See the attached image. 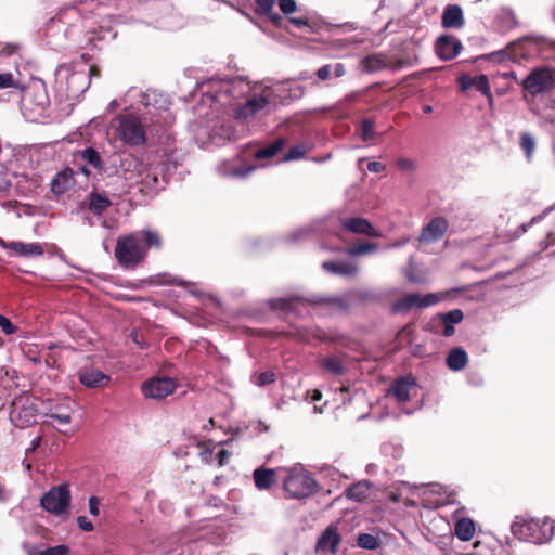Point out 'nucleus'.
Instances as JSON below:
<instances>
[{
	"instance_id": "obj_1",
	"label": "nucleus",
	"mask_w": 555,
	"mask_h": 555,
	"mask_svg": "<svg viewBox=\"0 0 555 555\" xmlns=\"http://www.w3.org/2000/svg\"><path fill=\"white\" fill-rule=\"evenodd\" d=\"M304 93V86L295 79L251 82L245 77H237L232 80L210 79L197 83L186 101L198 104H270L276 100L298 101Z\"/></svg>"
},
{
	"instance_id": "obj_2",
	"label": "nucleus",
	"mask_w": 555,
	"mask_h": 555,
	"mask_svg": "<svg viewBox=\"0 0 555 555\" xmlns=\"http://www.w3.org/2000/svg\"><path fill=\"white\" fill-rule=\"evenodd\" d=\"M163 237L153 229H142L117 237L114 248V256L125 270H134L141 267L151 249L160 250Z\"/></svg>"
},
{
	"instance_id": "obj_3",
	"label": "nucleus",
	"mask_w": 555,
	"mask_h": 555,
	"mask_svg": "<svg viewBox=\"0 0 555 555\" xmlns=\"http://www.w3.org/2000/svg\"><path fill=\"white\" fill-rule=\"evenodd\" d=\"M512 532L519 540L534 544L550 541L555 533V521L548 517L543 519H521L512 524Z\"/></svg>"
},
{
	"instance_id": "obj_4",
	"label": "nucleus",
	"mask_w": 555,
	"mask_h": 555,
	"mask_svg": "<svg viewBox=\"0 0 555 555\" xmlns=\"http://www.w3.org/2000/svg\"><path fill=\"white\" fill-rule=\"evenodd\" d=\"M519 85L526 93L531 95L547 92L555 86V69L537 67Z\"/></svg>"
},
{
	"instance_id": "obj_5",
	"label": "nucleus",
	"mask_w": 555,
	"mask_h": 555,
	"mask_svg": "<svg viewBox=\"0 0 555 555\" xmlns=\"http://www.w3.org/2000/svg\"><path fill=\"white\" fill-rule=\"evenodd\" d=\"M119 132L121 140L130 146H140L146 141L142 120L131 114L120 117Z\"/></svg>"
},
{
	"instance_id": "obj_6",
	"label": "nucleus",
	"mask_w": 555,
	"mask_h": 555,
	"mask_svg": "<svg viewBox=\"0 0 555 555\" xmlns=\"http://www.w3.org/2000/svg\"><path fill=\"white\" fill-rule=\"evenodd\" d=\"M317 480L308 474H291L284 480V489L295 499L308 498L318 491Z\"/></svg>"
},
{
	"instance_id": "obj_7",
	"label": "nucleus",
	"mask_w": 555,
	"mask_h": 555,
	"mask_svg": "<svg viewBox=\"0 0 555 555\" xmlns=\"http://www.w3.org/2000/svg\"><path fill=\"white\" fill-rule=\"evenodd\" d=\"M70 502L68 486L61 485L51 488L40 500L41 506L49 513L61 515L66 512Z\"/></svg>"
},
{
	"instance_id": "obj_8",
	"label": "nucleus",
	"mask_w": 555,
	"mask_h": 555,
	"mask_svg": "<svg viewBox=\"0 0 555 555\" xmlns=\"http://www.w3.org/2000/svg\"><path fill=\"white\" fill-rule=\"evenodd\" d=\"M36 417L37 409L28 397L13 401L10 418L16 427H28L36 423Z\"/></svg>"
},
{
	"instance_id": "obj_9",
	"label": "nucleus",
	"mask_w": 555,
	"mask_h": 555,
	"mask_svg": "<svg viewBox=\"0 0 555 555\" xmlns=\"http://www.w3.org/2000/svg\"><path fill=\"white\" fill-rule=\"evenodd\" d=\"M177 388V382L171 377H155L142 384L145 397L160 400L171 395Z\"/></svg>"
},
{
	"instance_id": "obj_10",
	"label": "nucleus",
	"mask_w": 555,
	"mask_h": 555,
	"mask_svg": "<svg viewBox=\"0 0 555 555\" xmlns=\"http://www.w3.org/2000/svg\"><path fill=\"white\" fill-rule=\"evenodd\" d=\"M124 102H129L130 104H158V103H169L171 100L169 96L156 89H146L142 91L139 88H130L124 99Z\"/></svg>"
},
{
	"instance_id": "obj_11",
	"label": "nucleus",
	"mask_w": 555,
	"mask_h": 555,
	"mask_svg": "<svg viewBox=\"0 0 555 555\" xmlns=\"http://www.w3.org/2000/svg\"><path fill=\"white\" fill-rule=\"evenodd\" d=\"M57 79L67 78L69 96L75 98L88 88V75L83 72H72L68 65H60L55 72Z\"/></svg>"
},
{
	"instance_id": "obj_12",
	"label": "nucleus",
	"mask_w": 555,
	"mask_h": 555,
	"mask_svg": "<svg viewBox=\"0 0 555 555\" xmlns=\"http://www.w3.org/2000/svg\"><path fill=\"white\" fill-rule=\"evenodd\" d=\"M464 313L461 309H453L446 313H438L431 319L436 332H441L444 337L454 335V325L463 321Z\"/></svg>"
},
{
	"instance_id": "obj_13",
	"label": "nucleus",
	"mask_w": 555,
	"mask_h": 555,
	"mask_svg": "<svg viewBox=\"0 0 555 555\" xmlns=\"http://www.w3.org/2000/svg\"><path fill=\"white\" fill-rule=\"evenodd\" d=\"M449 223L443 217L433 218L426 225L423 227L418 234V244H430L443 237L448 231Z\"/></svg>"
},
{
	"instance_id": "obj_14",
	"label": "nucleus",
	"mask_w": 555,
	"mask_h": 555,
	"mask_svg": "<svg viewBox=\"0 0 555 555\" xmlns=\"http://www.w3.org/2000/svg\"><path fill=\"white\" fill-rule=\"evenodd\" d=\"M461 41L449 34L441 35L435 42V50L439 59L450 61L455 59L462 51Z\"/></svg>"
},
{
	"instance_id": "obj_15",
	"label": "nucleus",
	"mask_w": 555,
	"mask_h": 555,
	"mask_svg": "<svg viewBox=\"0 0 555 555\" xmlns=\"http://www.w3.org/2000/svg\"><path fill=\"white\" fill-rule=\"evenodd\" d=\"M439 483L418 486V499L421 505L428 509H435L443 505V491Z\"/></svg>"
},
{
	"instance_id": "obj_16",
	"label": "nucleus",
	"mask_w": 555,
	"mask_h": 555,
	"mask_svg": "<svg viewBox=\"0 0 555 555\" xmlns=\"http://www.w3.org/2000/svg\"><path fill=\"white\" fill-rule=\"evenodd\" d=\"M472 287L469 285H464L461 287H454L447 291H441L437 293L426 294L424 296H418V308H426L429 306H434L438 302L452 299L455 295L469 291Z\"/></svg>"
},
{
	"instance_id": "obj_17",
	"label": "nucleus",
	"mask_w": 555,
	"mask_h": 555,
	"mask_svg": "<svg viewBox=\"0 0 555 555\" xmlns=\"http://www.w3.org/2000/svg\"><path fill=\"white\" fill-rule=\"evenodd\" d=\"M343 228L351 233L366 234L372 237H379L380 233L376 231L367 219L361 217L347 218L341 221Z\"/></svg>"
},
{
	"instance_id": "obj_18",
	"label": "nucleus",
	"mask_w": 555,
	"mask_h": 555,
	"mask_svg": "<svg viewBox=\"0 0 555 555\" xmlns=\"http://www.w3.org/2000/svg\"><path fill=\"white\" fill-rule=\"evenodd\" d=\"M278 4L282 13L288 16L289 23L296 28L301 29L304 27L310 28L312 31L315 29V23L307 17H292V13L297 11V3L295 0H278Z\"/></svg>"
},
{
	"instance_id": "obj_19",
	"label": "nucleus",
	"mask_w": 555,
	"mask_h": 555,
	"mask_svg": "<svg viewBox=\"0 0 555 555\" xmlns=\"http://www.w3.org/2000/svg\"><path fill=\"white\" fill-rule=\"evenodd\" d=\"M465 20L463 10L457 4H448L441 15V25L443 28L460 29L464 26Z\"/></svg>"
},
{
	"instance_id": "obj_20",
	"label": "nucleus",
	"mask_w": 555,
	"mask_h": 555,
	"mask_svg": "<svg viewBox=\"0 0 555 555\" xmlns=\"http://www.w3.org/2000/svg\"><path fill=\"white\" fill-rule=\"evenodd\" d=\"M79 380L88 388H100L109 382V376L98 369H86L79 372Z\"/></svg>"
},
{
	"instance_id": "obj_21",
	"label": "nucleus",
	"mask_w": 555,
	"mask_h": 555,
	"mask_svg": "<svg viewBox=\"0 0 555 555\" xmlns=\"http://www.w3.org/2000/svg\"><path fill=\"white\" fill-rule=\"evenodd\" d=\"M461 87L463 90H476L488 96L491 102L492 98L490 94V85L486 75H479L476 77L463 76L461 78Z\"/></svg>"
},
{
	"instance_id": "obj_22",
	"label": "nucleus",
	"mask_w": 555,
	"mask_h": 555,
	"mask_svg": "<svg viewBox=\"0 0 555 555\" xmlns=\"http://www.w3.org/2000/svg\"><path fill=\"white\" fill-rule=\"evenodd\" d=\"M414 385L415 380L412 376L401 377L391 385L389 393L395 397L398 403H404L408 401L410 390Z\"/></svg>"
},
{
	"instance_id": "obj_23",
	"label": "nucleus",
	"mask_w": 555,
	"mask_h": 555,
	"mask_svg": "<svg viewBox=\"0 0 555 555\" xmlns=\"http://www.w3.org/2000/svg\"><path fill=\"white\" fill-rule=\"evenodd\" d=\"M340 542V535L334 527H328L321 534L317 543V551H327L335 554Z\"/></svg>"
},
{
	"instance_id": "obj_24",
	"label": "nucleus",
	"mask_w": 555,
	"mask_h": 555,
	"mask_svg": "<svg viewBox=\"0 0 555 555\" xmlns=\"http://www.w3.org/2000/svg\"><path fill=\"white\" fill-rule=\"evenodd\" d=\"M50 106H22V114L29 122L47 124L52 120Z\"/></svg>"
},
{
	"instance_id": "obj_25",
	"label": "nucleus",
	"mask_w": 555,
	"mask_h": 555,
	"mask_svg": "<svg viewBox=\"0 0 555 555\" xmlns=\"http://www.w3.org/2000/svg\"><path fill=\"white\" fill-rule=\"evenodd\" d=\"M74 183V171L70 168L57 172L51 181V190L55 194H63Z\"/></svg>"
},
{
	"instance_id": "obj_26",
	"label": "nucleus",
	"mask_w": 555,
	"mask_h": 555,
	"mask_svg": "<svg viewBox=\"0 0 555 555\" xmlns=\"http://www.w3.org/2000/svg\"><path fill=\"white\" fill-rule=\"evenodd\" d=\"M8 246L11 250L15 251V254L23 257H39L43 255V248L39 243L12 241Z\"/></svg>"
},
{
	"instance_id": "obj_27",
	"label": "nucleus",
	"mask_w": 555,
	"mask_h": 555,
	"mask_svg": "<svg viewBox=\"0 0 555 555\" xmlns=\"http://www.w3.org/2000/svg\"><path fill=\"white\" fill-rule=\"evenodd\" d=\"M109 206L112 202L106 193L93 191L88 195V208L94 215H102Z\"/></svg>"
},
{
	"instance_id": "obj_28",
	"label": "nucleus",
	"mask_w": 555,
	"mask_h": 555,
	"mask_svg": "<svg viewBox=\"0 0 555 555\" xmlns=\"http://www.w3.org/2000/svg\"><path fill=\"white\" fill-rule=\"evenodd\" d=\"M255 486L258 490H268L275 483V470L272 468L260 467L253 473Z\"/></svg>"
},
{
	"instance_id": "obj_29",
	"label": "nucleus",
	"mask_w": 555,
	"mask_h": 555,
	"mask_svg": "<svg viewBox=\"0 0 555 555\" xmlns=\"http://www.w3.org/2000/svg\"><path fill=\"white\" fill-rule=\"evenodd\" d=\"M322 268L330 273L344 276H352L358 271L357 266L348 261H325Z\"/></svg>"
},
{
	"instance_id": "obj_30",
	"label": "nucleus",
	"mask_w": 555,
	"mask_h": 555,
	"mask_svg": "<svg viewBox=\"0 0 555 555\" xmlns=\"http://www.w3.org/2000/svg\"><path fill=\"white\" fill-rule=\"evenodd\" d=\"M312 305H327L332 311L345 312L348 308L347 300L343 297H319L313 296L307 299Z\"/></svg>"
},
{
	"instance_id": "obj_31",
	"label": "nucleus",
	"mask_w": 555,
	"mask_h": 555,
	"mask_svg": "<svg viewBox=\"0 0 555 555\" xmlns=\"http://www.w3.org/2000/svg\"><path fill=\"white\" fill-rule=\"evenodd\" d=\"M446 362L451 371L456 372L463 370L467 365L468 357L463 348L457 347L450 350Z\"/></svg>"
},
{
	"instance_id": "obj_32",
	"label": "nucleus",
	"mask_w": 555,
	"mask_h": 555,
	"mask_svg": "<svg viewBox=\"0 0 555 555\" xmlns=\"http://www.w3.org/2000/svg\"><path fill=\"white\" fill-rule=\"evenodd\" d=\"M370 490L371 483L366 480H362L349 487L346 490V496L352 501L362 502L369 496Z\"/></svg>"
},
{
	"instance_id": "obj_33",
	"label": "nucleus",
	"mask_w": 555,
	"mask_h": 555,
	"mask_svg": "<svg viewBox=\"0 0 555 555\" xmlns=\"http://www.w3.org/2000/svg\"><path fill=\"white\" fill-rule=\"evenodd\" d=\"M454 533L461 541H469L475 534V524L470 518H461L455 522Z\"/></svg>"
},
{
	"instance_id": "obj_34",
	"label": "nucleus",
	"mask_w": 555,
	"mask_h": 555,
	"mask_svg": "<svg viewBox=\"0 0 555 555\" xmlns=\"http://www.w3.org/2000/svg\"><path fill=\"white\" fill-rule=\"evenodd\" d=\"M276 0H257L256 11L261 14L268 16V18L276 26H280L283 22V18L278 13L273 12V7Z\"/></svg>"
},
{
	"instance_id": "obj_35",
	"label": "nucleus",
	"mask_w": 555,
	"mask_h": 555,
	"mask_svg": "<svg viewBox=\"0 0 555 555\" xmlns=\"http://www.w3.org/2000/svg\"><path fill=\"white\" fill-rule=\"evenodd\" d=\"M320 366L326 372L339 376L346 372V367L336 357H324L320 359Z\"/></svg>"
},
{
	"instance_id": "obj_36",
	"label": "nucleus",
	"mask_w": 555,
	"mask_h": 555,
	"mask_svg": "<svg viewBox=\"0 0 555 555\" xmlns=\"http://www.w3.org/2000/svg\"><path fill=\"white\" fill-rule=\"evenodd\" d=\"M80 158L86 162L93 169L102 171L104 170V163L96 150L93 147H87L79 153Z\"/></svg>"
},
{
	"instance_id": "obj_37",
	"label": "nucleus",
	"mask_w": 555,
	"mask_h": 555,
	"mask_svg": "<svg viewBox=\"0 0 555 555\" xmlns=\"http://www.w3.org/2000/svg\"><path fill=\"white\" fill-rule=\"evenodd\" d=\"M386 61L382 55L372 54L362 60V69L366 73L377 72L386 67Z\"/></svg>"
},
{
	"instance_id": "obj_38",
	"label": "nucleus",
	"mask_w": 555,
	"mask_h": 555,
	"mask_svg": "<svg viewBox=\"0 0 555 555\" xmlns=\"http://www.w3.org/2000/svg\"><path fill=\"white\" fill-rule=\"evenodd\" d=\"M13 89V92L23 101L22 93L24 88L13 77L11 73H0V89Z\"/></svg>"
},
{
	"instance_id": "obj_39",
	"label": "nucleus",
	"mask_w": 555,
	"mask_h": 555,
	"mask_svg": "<svg viewBox=\"0 0 555 555\" xmlns=\"http://www.w3.org/2000/svg\"><path fill=\"white\" fill-rule=\"evenodd\" d=\"M255 169V166H238V167H228L227 164L222 165L219 170L221 175L227 177H237V178H245L250 172H253Z\"/></svg>"
},
{
	"instance_id": "obj_40",
	"label": "nucleus",
	"mask_w": 555,
	"mask_h": 555,
	"mask_svg": "<svg viewBox=\"0 0 555 555\" xmlns=\"http://www.w3.org/2000/svg\"><path fill=\"white\" fill-rule=\"evenodd\" d=\"M285 144L284 138L276 139L273 143H271L269 146L264 149H260L256 152L255 156L256 158L263 159V158H270L283 147Z\"/></svg>"
},
{
	"instance_id": "obj_41",
	"label": "nucleus",
	"mask_w": 555,
	"mask_h": 555,
	"mask_svg": "<svg viewBox=\"0 0 555 555\" xmlns=\"http://www.w3.org/2000/svg\"><path fill=\"white\" fill-rule=\"evenodd\" d=\"M520 149L524 151L527 159H531L535 150V139L529 132H521L519 140Z\"/></svg>"
},
{
	"instance_id": "obj_42",
	"label": "nucleus",
	"mask_w": 555,
	"mask_h": 555,
	"mask_svg": "<svg viewBox=\"0 0 555 555\" xmlns=\"http://www.w3.org/2000/svg\"><path fill=\"white\" fill-rule=\"evenodd\" d=\"M357 545L364 550H376L380 545V541L373 534L360 533L357 538Z\"/></svg>"
},
{
	"instance_id": "obj_43",
	"label": "nucleus",
	"mask_w": 555,
	"mask_h": 555,
	"mask_svg": "<svg viewBox=\"0 0 555 555\" xmlns=\"http://www.w3.org/2000/svg\"><path fill=\"white\" fill-rule=\"evenodd\" d=\"M416 306V294H409L392 305L393 312H405Z\"/></svg>"
},
{
	"instance_id": "obj_44",
	"label": "nucleus",
	"mask_w": 555,
	"mask_h": 555,
	"mask_svg": "<svg viewBox=\"0 0 555 555\" xmlns=\"http://www.w3.org/2000/svg\"><path fill=\"white\" fill-rule=\"evenodd\" d=\"M533 113L545 124L555 125V106H535Z\"/></svg>"
},
{
	"instance_id": "obj_45",
	"label": "nucleus",
	"mask_w": 555,
	"mask_h": 555,
	"mask_svg": "<svg viewBox=\"0 0 555 555\" xmlns=\"http://www.w3.org/2000/svg\"><path fill=\"white\" fill-rule=\"evenodd\" d=\"M297 300H299V297L276 298L272 299L270 305L273 309L291 311L294 308L295 301Z\"/></svg>"
},
{
	"instance_id": "obj_46",
	"label": "nucleus",
	"mask_w": 555,
	"mask_h": 555,
	"mask_svg": "<svg viewBox=\"0 0 555 555\" xmlns=\"http://www.w3.org/2000/svg\"><path fill=\"white\" fill-rule=\"evenodd\" d=\"M306 153H307L306 146L302 144H297V145L292 146L288 150V152L284 155L283 160L284 162L296 160V159L304 157V155Z\"/></svg>"
},
{
	"instance_id": "obj_47",
	"label": "nucleus",
	"mask_w": 555,
	"mask_h": 555,
	"mask_svg": "<svg viewBox=\"0 0 555 555\" xmlns=\"http://www.w3.org/2000/svg\"><path fill=\"white\" fill-rule=\"evenodd\" d=\"M360 131L363 141L372 140L374 138V122L371 119H363Z\"/></svg>"
},
{
	"instance_id": "obj_48",
	"label": "nucleus",
	"mask_w": 555,
	"mask_h": 555,
	"mask_svg": "<svg viewBox=\"0 0 555 555\" xmlns=\"http://www.w3.org/2000/svg\"><path fill=\"white\" fill-rule=\"evenodd\" d=\"M377 248L375 243H364L360 245H356L349 249V254L351 256H362L366 255Z\"/></svg>"
},
{
	"instance_id": "obj_49",
	"label": "nucleus",
	"mask_w": 555,
	"mask_h": 555,
	"mask_svg": "<svg viewBox=\"0 0 555 555\" xmlns=\"http://www.w3.org/2000/svg\"><path fill=\"white\" fill-rule=\"evenodd\" d=\"M517 46H518V43L514 42V43L509 44L506 49H503V50H500V51L489 54V59L491 61H495V62H501V61L505 60L506 57L512 59L513 56L511 55V52Z\"/></svg>"
},
{
	"instance_id": "obj_50",
	"label": "nucleus",
	"mask_w": 555,
	"mask_h": 555,
	"mask_svg": "<svg viewBox=\"0 0 555 555\" xmlns=\"http://www.w3.org/2000/svg\"><path fill=\"white\" fill-rule=\"evenodd\" d=\"M263 106H240L238 109L235 112V118L240 120L241 118H246L249 115H255L259 108H262Z\"/></svg>"
},
{
	"instance_id": "obj_51",
	"label": "nucleus",
	"mask_w": 555,
	"mask_h": 555,
	"mask_svg": "<svg viewBox=\"0 0 555 555\" xmlns=\"http://www.w3.org/2000/svg\"><path fill=\"white\" fill-rule=\"evenodd\" d=\"M0 327L5 335H12L17 332V326H15L7 317L2 314H0Z\"/></svg>"
},
{
	"instance_id": "obj_52",
	"label": "nucleus",
	"mask_w": 555,
	"mask_h": 555,
	"mask_svg": "<svg viewBox=\"0 0 555 555\" xmlns=\"http://www.w3.org/2000/svg\"><path fill=\"white\" fill-rule=\"evenodd\" d=\"M68 551L66 545H56L41 551L39 555H67Z\"/></svg>"
},
{
	"instance_id": "obj_53",
	"label": "nucleus",
	"mask_w": 555,
	"mask_h": 555,
	"mask_svg": "<svg viewBox=\"0 0 555 555\" xmlns=\"http://www.w3.org/2000/svg\"><path fill=\"white\" fill-rule=\"evenodd\" d=\"M275 380V374L272 372H263L258 375L256 384L258 386H266L272 384Z\"/></svg>"
},
{
	"instance_id": "obj_54",
	"label": "nucleus",
	"mask_w": 555,
	"mask_h": 555,
	"mask_svg": "<svg viewBox=\"0 0 555 555\" xmlns=\"http://www.w3.org/2000/svg\"><path fill=\"white\" fill-rule=\"evenodd\" d=\"M51 418L56 420L62 425H67L70 423L72 417L68 411L65 412H52L48 415Z\"/></svg>"
},
{
	"instance_id": "obj_55",
	"label": "nucleus",
	"mask_w": 555,
	"mask_h": 555,
	"mask_svg": "<svg viewBox=\"0 0 555 555\" xmlns=\"http://www.w3.org/2000/svg\"><path fill=\"white\" fill-rule=\"evenodd\" d=\"M77 525L81 530L86 532H90L94 528L93 524L86 516H79L77 518Z\"/></svg>"
},
{
	"instance_id": "obj_56",
	"label": "nucleus",
	"mask_w": 555,
	"mask_h": 555,
	"mask_svg": "<svg viewBox=\"0 0 555 555\" xmlns=\"http://www.w3.org/2000/svg\"><path fill=\"white\" fill-rule=\"evenodd\" d=\"M332 74L333 72L331 64L324 65L317 70V76L320 80L328 79Z\"/></svg>"
},
{
	"instance_id": "obj_57",
	"label": "nucleus",
	"mask_w": 555,
	"mask_h": 555,
	"mask_svg": "<svg viewBox=\"0 0 555 555\" xmlns=\"http://www.w3.org/2000/svg\"><path fill=\"white\" fill-rule=\"evenodd\" d=\"M89 512L93 516H98L99 515L100 511H99V500H98V498L91 496L89 499Z\"/></svg>"
},
{
	"instance_id": "obj_58",
	"label": "nucleus",
	"mask_w": 555,
	"mask_h": 555,
	"mask_svg": "<svg viewBox=\"0 0 555 555\" xmlns=\"http://www.w3.org/2000/svg\"><path fill=\"white\" fill-rule=\"evenodd\" d=\"M385 168L386 166L380 162H370L367 164V170L371 172H382Z\"/></svg>"
},
{
	"instance_id": "obj_59",
	"label": "nucleus",
	"mask_w": 555,
	"mask_h": 555,
	"mask_svg": "<svg viewBox=\"0 0 555 555\" xmlns=\"http://www.w3.org/2000/svg\"><path fill=\"white\" fill-rule=\"evenodd\" d=\"M404 274H405L406 279L411 282H414L416 280V276H415L414 270H413V257L412 256L409 259V266L405 269Z\"/></svg>"
},
{
	"instance_id": "obj_60",
	"label": "nucleus",
	"mask_w": 555,
	"mask_h": 555,
	"mask_svg": "<svg viewBox=\"0 0 555 555\" xmlns=\"http://www.w3.org/2000/svg\"><path fill=\"white\" fill-rule=\"evenodd\" d=\"M398 167L402 170V171H409V170H412L413 168V162L412 160H409V159H405V158H400L398 160Z\"/></svg>"
},
{
	"instance_id": "obj_61",
	"label": "nucleus",
	"mask_w": 555,
	"mask_h": 555,
	"mask_svg": "<svg viewBox=\"0 0 555 555\" xmlns=\"http://www.w3.org/2000/svg\"><path fill=\"white\" fill-rule=\"evenodd\" d=\"M332 72L335 77H341L345 75V66L341 63H335L332 65Z\"/></svg>"
},
{
	"instance_id": "obj_62",
	"label": "nucleus",
	"mask_w": 555,
	"mask_h": 555,
	"mask_svg": "<svg viewBox=\"0 0 555 555\" xmlns=\"http://www.w3.org/2000/svg\"><path fill=\"white\" fill-rule=\"evenodd\" d=\"M218 456H219V464L220 465H223L224 464V461L225 459L229 457V452L224 449H221L218 453Z\"/></svg>"
},
{
	"instance_id": "obj_63",
	"label": "nucleus",
	"mask_w": 555,
	"mask_h": 555,
	"mask_svg": "<svg viewBox=\"0 0 555 555\" xmlns=\"http://www.w3.org/2000/svg\"><path fill=\"white\" fill-rule=\"evenodd\" d=\"M502 77H503L504 79L512 78V79H514V80H517L516 73H515V72H512V70H511V72H505V73L502 75Z\"/></svg>"
},
{
	"instance_id": "obj_64",
	"label": "nucleus",
	"mask_w": 555,
	"mask_h": 555,
	"mask_svg": "<svg viewBox=\"0 0 555 555\" xmlns=\"http://www.w3.org/2000/svg\"><path fill=\"white\" fill-rule=\"evenodd\" d=\"M40 442H41V438L40 437H37L35 438L31 443H30V448L33 450L37 449L39 446H40Z\"/></svg>"
}]
</instances>
